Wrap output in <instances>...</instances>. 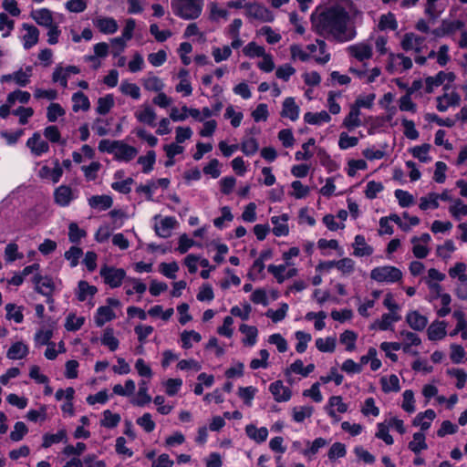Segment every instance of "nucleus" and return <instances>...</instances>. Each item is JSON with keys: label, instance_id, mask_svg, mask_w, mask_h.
Wrapping results in <instances>:
<instances>
[{"label": "nucleus", "instance_id": "obj_1", "mask_svg": "<svg viewBox=\"0 0 467 467\" xmlns=\"http://www.w3.org/2000/svg\"><path fill=\"white\" fill-rule=\"evenodd\" d=\"M349 19V14L338 5L327 7L317 16H311L318 35H331L337 42L349 41L356 36L354 27L348 26Z\"/></svg>", "mask_w": 467, "mask_h": 467}, {"label": "nucleus", "instance_id": "obj_2", "mask_svg": "<svg viewBox=\"0 0 467 467\" xmlns=\"http://www.w3.org/2000/svg\"><path fill=\"white\" fill-rule=\"evenodd\" d=\"M202 0H172L175 15L184 19H195L202 12Z\"/></svg>", "mask_w": 467, "mask_h": 467}, {"label": "nucleus", "instance_id": "obj_3", "mask_svg": "<svg viewBox=\"0 0 467 467\" xmlns=\"http://www.w3.org/2000/svg\"><path fill=\"white\" fill-rule=\"evenodd\" d=\"M443 94L435 99L436 109L440 112H446L450 108H456L461 103V96L458 92L451 89L447 85L443 87Z\"/></svg>", "mask_w": 467, "mask_h": 467}, {"label": "nucleus", "instance_id": "obj_4", "mask_svg": "<svg viewBox=\"0 0 467 467\" xmlns=\"http://www.w3.org/2000/svg\"><path fill=\"white\" fill-rule=\"evenodd\" d=\"M104 282L111 288L119 287L121 285L123 279L126 276V272L122 268H115L107 265L100 268L99 272Z\"/></svg>", "mask_w": 467, "mask_h": 467}, {"label": "nucleus", "instance_id": "obj_5", "mask_svg": "<svg viewBox=\"0 0 467 467\" xmlns=\"http://www.w3.org/2000/svg\"><path fill=\"white\" fill-rule=\"evenodd\" d=\"M401 276V271L394 266L377 267L370 274V277L378 282H396Z\"/></svg>", "mask_w": 467, "mask_h": 467}, {"label": "nucleus", "instance_id": "obj_6", "mask_svg": "<svg viewBox=\"0 0 467 467\" xmlns=\"http://www.w3.org/2000/svg\"><path fill=\"white\" fill-rule=\"evenodd\" d=\"M246 15L250 18H254L262 22H271L274 16L269 9L258 4H248L245 5Z\"/></svg>", "mask_w": 467, "mask_h": 467}, {"label": "nucleus", "instance_id": "obj_7", "mask_svg": "<svg viewBox=\"0 0 467 467\" xmlns=\"http://www.w3.org/2000/svg\"><path fill=\"white\" fill-rule=\"evenodd\" d=\"M33 282L36 284V290L39 294L48 297L47 302H53L51 295L54 291L55 285L52 279L48 276H42L41 275H35Z\"/></svg>", "mask_w": 467, "mask_h": 467}, {"label": "nucleus", "instance_id": "obj_8", "mask_svg": "<svg viewBox=\"0 0 467 467\" xmlns=\"http://www.w3.org/2000/svg\"><path fill=\"white\" fill-rule=\"evenodd\" d=\"M448 0H426L424 13L433 22L444 12Z\"/></svg>", "mask_w": 467, "mask_h": 467}, {"label": "nucleus", "instance_id": "obj_9", "mask_svg": "<svg viewBox=\"0 0 467 467\" xmlns=\"http://www.w3.org/2000/svg\"><path fill=\"white\" fill-rule=\"evenodd\" d=\"M137 150L122 141L115 140V156L119 160L129 161L137 155Z\"/></svg>", "mask_w": 467, "mask_h": 467}, {"label": "nucleus", "instance_id": "obj_10", "mask_svg": "<svg viewBox=\"0 0 467 467\" xmlns=\"http://www.w3.org/2000/svg\"><path fill=\"white\" fill-rule=\"evenodd\" d=\"M269 390L277 402L287 401L292 395L290 389L285 387L281 380H276L272 383L269 387Z\"/></svg>", "mask_w": 467, "mask_h": 467}, {"label": "nucleus", "instance_id": "obj_11", "mask_svg": "<svg viewBox=\"0 0 467 467\" xmlns=\"http://www.w3.org/2000/svg\"><path fill=\"white\" fill-rule=\"evenodd\" d=\"M26 145L36 156L48 151L49 149L48 143L41 140V135L38 132L34 133L33 136L28 139Z\"/></svg>", "mask_w": 467, "mask_h": 467}, {"label": "nucleus", "instance_id": "obj_12", "mask_svg": "<svg viewBox=\"0 0 467 467\" xmlns=\"http://www.w3.org/2000/svg\"><path fill=\"white\" fill-rule=\"evenodd\" d=\"M436 417V413L433 410L429 409L424 412L419 413L415 419L413 420V425L416 427H420L421 431L428 430L431 422Z\"/></svg>", "mask_w": 467, "mask_h": 467}, {"label": "nucleus", "instance_id": "obj_13", "mask_svg": "<svg viewBox=\"0 0 467 467\" xmlns=\"http://www.w3.org/2000/svg\"><path fill=\"white\" fill-rule=\"evenodd\" d=\"M348 50L351 56L356 57L359 61L368 59L372 56V48L368 44H358L348 47Z\"/></svg>", "mask_w": 467, "mask_h": 467}, {"label": "nucleus", "instance_id": "obj_14", "mask_svg": "<svg viewBox=\"0 0 467 467\" xmlns=\"http://www.w3.org/2000/svg\"><path fill=\"white\" fill-rule=\"evenodd\" d=\"M22 27L26 31V34L23 36L24 47L29 49L38 42L39 30L35 26L28 24H23Z\"/></svg>", "mask_w": 467, "mask_h": 467}, {"label": "nucleus", "instance_id": "obj_15", "mask_svg": "<svg viewBox=\"0 0 467 467\" xmlns=\"http://www.w3.org/2000/svg\"><path fill=\"white\" fill-rule=\"evenodd\" d=\"M299 108L296 104L293 98H286L283 102V109L281 116L284 118H289L291 120H296L298 118Z\"/></svg>", "mask_w": 467, "mask_h": 467}, {"label": "nucleus", "instance_id": "obj_16", "mask_svg": "<svg viewBox=\"0 0 467 467\" xmlns=\"http://www.w3.org/2000/svg\"><path fill=\"white\" fill-rule=\"evenodd\" d=\"M446 323L435 321L428 328V337L431 340H441L446 336Z\"/></svg>", "mask_w": 467, "mask_h": 467}, {"label": "nucleus", "instance_id": "obj_17", "mask_svg": "<svg viewBox=\"0 0 467 467\" xmlns=\"http://www.w3.org/2000/svg\"><path fill=\"white\" fill-rule=\"evenodd\" d=\"M177 224V221L173 217H165L161 220V225H155L156 234L162 238L171 236V230Z\"/></svg>", "mask_w": 467, "mask_h": 467}, {"label": "nucleus", "instance_id": "obj_18", "mask_svg": "<svg viewBox=\"0 0 467 467\" xmlns=\"http://www.w3.org/2000/svg\"><path fill=\"white\" fill-rule=\"evenodd\" d=\"M55 202L60 206H67L72 200L71 188L66 185L59 186L54 193Z\"/></svg>", "mask_w": 467, "mask_h": 467}, {"label": "nucleus", "instance_id": "obj_19", "mask_svg": "<svg viewBox=\"0 0 467 467\" xmlns=\"http://www.w3.org/2000/svg\"><path fill=\"white\" fill-rule=\"evenodd\" d=\"M96 26L104 34H113L118 30V24L111 17H100L95 22Z\"/></svg>", "mask_w": 467, "mask_h": 467}, {"label": "nucleus", "instance_id": "obj_20", "mask_svg": "<svg viewBox=\"0 0 467 467\" xmlns=\"http://www.w3.org/2000/svg\"><path fill=\"white\" fill-rule=\"evenodd\" d=\"M112 203V198L109 195H95L88 199L90 207L103 211L110 208Z\"/></svg>", "mask_w": 467, "mask_h": 467}, {"label": "nucleus", "instance_id": "obj_21", "mask_svg": "<svg viewBox=\"0 0 467 467\" xmlns=\"http://www.w3.org/2000/svg\"><path fill=\"white\" fill-rule=\"evenodd\" d=\"M182 110L183 111V113L179 114L177 108L171 109L170 115L171 119L174 121L184 120L187 118L186 113L188 112L189 115L192 116L193 119H198L200 121L202 120V118H200V111L197 109H188L186 106H183L182 108Z\"/></svg>", "mask_w": 467, "mask_h": 467}, {"label": "nucleus", "instance_id": "obj_22", "mask_svg": "<svg viewBox=\"0 0 467 467\" xmlns=\"http://www.w3.org/2000/svg\"><path fill=\"white\" fill-rule=\"evenodd\" d=\"M32 17L39 26L48 27L54 25L52 13L48 9L43 8L33 12Z\"/></svg>", "mask_w": 467, "mask_h": 467}, {"label": "nucleus", "instance_id": "obj_23", "mask_svg": "<svg viewBox=\"0 0 467 467\" xmlns=\"http://www.w3.org/2000/svg\"><path fill=\"white\" fill-rule=\"evenodd\" d=\"M353 247L356 256L370 255L373 253V248L366 244L365 238L362 235L355 237Z\"/></svg>", "mask_w": 467, "mask_h": 467}, {"label": "nucleus", "instance_id": "obj_24", "mask_svg": "<svg viewBox=\"0 0 467 467\" xmlns=\"http://www.w3.org/2000/svg\"><path fill=\"white\" fill-rule=\"evenodd\" d=\"M115 317V313L109 306H100L98 309L95 318L96 325L98 327H102L106 322L114 319Z\"/></svg>", "mask_w": 467, "mask_h": 467}, {"label": "nucleus", "instance_id": "obj_25", "mask_svg": "<svg viewBox=\"0 0 467 467\" xmlns=\"http://www.w3.org/2000/svg\"><path fill=\"white\" fill-rule=\"evenodd\" d=\"M359 115L360 110L358 107L352 105L348 115L344 119L343 125L349 130L356 127H359L361 125Z\"/></svg>", "mask_w": 467, "mask_h": 467}, {"label": "nucleus", "instance_id": "obj_26", "mask_svg": "<svg viewBox=\"0 0 467 467\" xmlns=\"http://www.w3.org/2000/svg\"><path fill=\"white\" fill-rule=\"evenodd\" d=\"M78 299L80 302L86 300L87 296H93L97 292L98 288L95 285H90L87 281L81 280L78 285Z\"/></svg>", "mask_w": 467, "mask_h": 467}, {"label": "nucleus", "instance_id": "obj_27", "mask_svg": "<svg viewBox=\"0 0 467 467\" xmlns=\"http://www.w3.org/2000/svg\"><path fill=\"white\" fill-rule=\"evenodd\" d=\"M449 213L454 219L461 220L467 215V204H464L461 199H456L449 207Z\"/></svg>", "mask_w": 467, "mask_h": 467}, {"label": "nucleus", "instance_id": "obj_28", "mask_svg": "<svg viewBox=\"0 0 467 467\" xmlns=\"http://www.w3.org/2000/svg\"><path fill=\"white\" fill-rule=\"evenodd\" d=\"M245 431H246L247 435L251 439L255 440L257 442L265 441L268 436V431L265 427L257 429L254 425H247L245 428Z\"/></svg>", "mask_w": 467, "mask_h": 467}, {"label": "nucleus", "instance_id": "obj_29", "mask_svg": "<svg viewBox=\"0 0 467 467\" xmlns=\"http://www.w3.org/2000/svg\"><path fill=\"white\" fill-rule=\"evenodd\" d=\"M72 100L74 102L73 110L75 112L78 111L79 109L87 111L90 107L88 98L80 91L73 95Z\"/></svg>", "mask_w": 467, "mask_h": 467}, {"label": "nucleus", "instance_id": "obj_30", "mask_svg": "<svg viewBox=\"0 0 467 467\" xmlns=\"http://www.w3.org/2000/svg\"><path fill=\"white\" fill-rule=\"evenodd\" d=\"M304 119L308 124L317 125L321 122H328L331 118L327 111L323 110L319 113L306 112L304 116Z\"/></svg>", "mask_w": 467, "mask_h": 467}, {"label": "nucleus", "instance_id": "obj_31", "mask_svg": "<svg viewBox=\"0 0 467 467\" xmlns=\"http://www.w3.org/2000/svg\"><path fill=\"white\" fill-rule=\"evenodd\" d=\"M28 348L21 342H16L11 346L7 351V358L10 359L23 358L26 356Z\"/></svg>", "mask_w": 467, "mask_h": 467}, {"label": "nucleus", "instance_id": "obj_32", "mask_svg": "<svg viewBox=\"0 0 467 467\" xmlns=\"http://www.w3.org/2000/svg\"><path fill=\"white\" fill-rule=\"evenodd\" d=\"M427 448L424 433L422 431L415 432L413 434V441H410V451L419 454L422 450H426Z\"/></svg>", "mask_w": 467, "mask_h": 467}, {"label": "nucleus", "instance_id": "obj_33", "mask_svg": "<svg viewBox=\"0 0 467 467\" xmlns=\"http://www.w3.org/2000/svg\"><path fill=\"white\" fill-rule=\"evenodd\" d=\"M101 343L107 346L110 351H115L119 347V340L113 335V329L110 327H107L104 330L103 337L101 338Z\"/></svg>", "mask_w": 467, "mask_h": 467}, {"label": "nucleus", "instance_id": "obj_34", "mask_svg": "<svg viewBox=\"0 0 467 467\" xmlns=\"http://www.w3.org/2000/svg\"><path fill=\"white\" fill-rule=\"evenodd\" d=\"M439 207L438 194L429 193L420 199V208L423 211Z\"/></svg>", "mask_w": 467, "mask_h": 467}, {"label": "nucleus", "instance_id": "obj_35", "mask_svg": "<svg viewBox=\"0 0 467 467\" xmlns=\"http://www.w3.org/2000/svg\"><path fill=\"white\" fill-rule=\"evenodd\" d=\"M67 437V431L65 430H60L56 434L47 433L43 436V443L42 446L44 448H48L54 443H58L62 441Z\"/></svg>", "mask_w": 467, "mask_h": 467}, {"label": "nucleus", "instance_id": "obj_36", "mask_svg": "<svg viewBox=\"0 0 467 467\" xmlns=\"http://www.w3.org/2000/svg\"><path fill=\"white\" fill-rule=\"evenodd\" d=\"M240 331L246 335V338L243 340L244 344H247L249 346H253L255 344L256 336L258 333V330L255 327L243 324L240 326Z\"/></svg>", "mask_w": 467, "mask_h": 467}, {"label": "nucleus", "instance_id": "obj_37", "mask_svg": "<svg viewBox=\"0 0 467 467\" xmlns=\"http://www.w3.org/2000/svg\"><path fill=\"white\" fill-rule=\"evenodd\" d=\"M114 106V99L112 95H107L98 99L97 112L101 115L107 114Z\"/></svg>", "mask_w": 467, "mask_h": 467}, {"label": "nucleus", "instance_id": "obj_38", "mask_svg": "<svg viewBox=\"0 0 467 467\" xmlns=\"http://www.w3.org/2000/svg\"><path fill=\"white\" fill-rule=\"evenodd\" d=\"M137 119L139 121L146 123L150 126H154V121L156 119V114L154 110L149 107H144V109L139 113L136 114Z\"/></svg>", "mask_w": 467, "mask_h": 467}, {"label": "nucleus", "instance_id": "obj_39", "mask_svg": "<svg viewBox=\"0 0 467 467\" xmlns=\"http://www.w3.org/2000/svg\"><path fill=\"white\" fill-rule=\"evenodd\" d=\"M103 417L100 424L106 428H115L120 421L119 414L112 413L109 410L103 412Z\"/></svg>", "mask_w": 467, "mask_h": 467}, {"label": "nucleus", "instance_id": "obj_40", "mask_svg": "<svg viewBox=\"0 0 467 467\" xmlns=\"http://www.w3.org/2000/svg\"><path fill=\"white\" fill-rule=\"evenodd\" d=\"M466 268L467 266L464 263H456L453 267L449 269V275L451 278H458L459 282L464 281L467 279Z\"/></svg>", "mask_w": 467, "mask_h": 467}, {"label": "nucleus", "instance_id": "obj_41", "mask_svg": "<svg viewBox=\"0 0 467 467\" xmlns=\"http://www.w3.org/2000/svg\"><path fill=\"white\" fill-rule=\"evenodd\" d=\"M314 411V408L312 406H303L300 408L293 409V419L296 422H302L306 418H310Z\"/></svg>", "mask_w": 467, "mask_h": 467}, {"label": "nucleus", "instance_id": "obj_42", "mask_svg": "<svg viewBox=\"0 0 467 467\" xmlns=\"http://www.w3.org/2000/svg\"><path fill=\"white\" fill-rule=\"evenodd\" d=\"M155 151L149 150L145 156H140L138 159V163L141 164L143 166V172L148 173L150 172L152 168L153 164L155 162Z\"/></svg>", "mask_w": 467, "mask_h": 467}, {"label": "nucleus", "instance_id": "obj_43", "mask_svg": "<svg viewBox=\"0 0 467 467\" xmlns=\"http://www.w3.org/2000/svg\"><path fill=\"white\" fill-rule=\"evenodd\" d=\"M84 322L85 317H77L75 314L71 313L67 317L65 327L67 331H77L83 326Z\"/></svg>", "mask_w": 467, "mask_h": 467}, {"label": "nucleus", "instance_id": "obj_44", "mask_svg": "<svg viewBox=\"0 0 467 467\" xmlns=\"http://www.w3.org/2000/svg\"><path fill=\"white\" fill-rule=\"evenodd\" d=\"M68 238L73 244H78L81 238L87 235L85 230L80 229L76 223H71L68 227Z\"/></svg>", "mask_w": 467, "mask_h": 467}, {"label": "nucleus", "instance_id": "obj_45", "mask_svg": "<svg viewBox=\"0 0 467 467\" xmlns=\"http://www.w3.org/2000/svg\"><path fill=\"white\" fill-rule=\"evenodd\" d=\"M428 324V318L418 312L410 313V328L422 330Z\"/></svg>", "mask_w": 467, "mask_h": 467}, {"label": "nucleus", "instance_id": "obj_46", "mask_svg": "<svg viewBox=\"0 0 467 467\" xmlns=\"http://www.w3.org/2000/svg\"><path fill=\"white\" fill-rule=\"evenodd\" d=\"M315 369V365L314 364H309L307 365L306 368H304L303 366V361L300 360V359H297L296 360L293 364H291L290 366V370L296 373V374H300L304 377H306L307 375H309L311 372H313Z\"/></svg>", "mask_w": 467, "mask_h": 467}, {"label": "nucleus", "instance_id": "obj_47", "mask_svg": "<svg viewBox=\"0 0 467 467\" xmlns=\"http://www.w3.org/2000/svg\"><path fill=\"white\" fill-rule=\"evenodd\" d=\"M316 346L319 351L333 352L336 348V338L335 337H327L326 339L317 338L316 340Z\"/></svg>", "mask_w": 467, "mask_h": 467}, {"label": "nucleus", "instance_id": "obj_48", "mask_svg": "<svg viewBox=\"0 0 467 467\" xmlns=\"http://www.w3.org/2000/svg\"><path fill=\"white\" fill-rule=\"evenodd\" d=\"M382 389L385 392L399 391V378L396 375H390L389 379H381Z\"/></svg>", "mask_w": 467, "mask_h": 467}, {"label": "nucleus", "instance_id": "obj_49", "mask_svg": "<svg viewBox=\"0 0 467 467\" xmlns=\"http://www.w3.org/2000/svg\"><path fill=\"white\" fill-rule=\"evenodd\" d=\"M30 99V93L27 91L16 90L8 94L6 102L14 105L16 100H19L21 103H27Z\"/></svg>", "mask_w": 467, "mask_h": 467}, {"label": "nucleus", "instance_id": "obj_50", "mask_svg": "<svg viewBox=\"0 0 467 467\" xmlns=\"http://www.w3.org/2000/svg\"><path fill=\"white\" fill-rule=\"evenodd\" d=\"M443 30L447 33V36L455 33L458 30H462L464 27V23L461 20H442Z\"/></svg>", "mask_w": 467, "mask_h": 467}, {"label": "nucleus", "instance_id": "obj_51", "mask_svg": "<svg viewBox=\"0 0 467 467\" xmlns=\"http://www.w3.org/2000/svg\"><path fill=\"white\" fill-rule=\"evenodd\" d=\"M83 251L81 248L72 246L68 251L65 253L67 260L70 261V266L75 267L78 265V260L82 256Z\"/></svg>", "mask_w": 467, "mask_h": 467}, {"label": "nucleus", "instance_id": "obj_52", "mask_svg": "<svg viewBox=\"0 0 467 467\" xmlns=\"http://www.w3.org/2000/svg\"><path fill=\"white\" fill-rule=\"evenodd\" d=\"M14 431L10 433V439L14 441H19L27 433L28 429L26 424L22 421H18L15 424Z\"/></svg>", "mask_w": 467, "mask_h": 467}, {"label": "nucleus", "instance_id": "obj_53", "mask_svg": "<svg viewBox=\"0 0 467 467\" xmlns=\"http://www.w3.org/2000/svg\"><path fill=\"white\" fill-rule=\"evenodd\" d=\"M63 115H65V110L58 103H51L47 107V117L50 122L56 121L57 117Z\"/></svg>", "mask_w": 467, "mask_h": 467}, {"label": "nucleus", "instance_id": "obj_54", "mask_svg": "<svg viewBox=\"0 0 467 467\" xmlns=\"http://www.w3.org/2000/svg\"><path fill=\"white\" fill-rule=\"evenodd\" d=\"M455 245L452 240H446L443 244L437 247V254L444 259L449 258L451 254L455 251Z\"/></svg>", "mask_w": 467, "mask_h": 467}, {"label": "nucleus", "instance_id": "obj_55", "mask_svg": "<svg viewBox=\"0 0 467 467\" xmlns=\"http://www.w3.org/2000/svg\"><path fill=\"white\" fill-rule=\"evenodd\" d=\"M430 148L429 144L417 146L412 150V155L422 162H428L431 160L429 156Z\"/></svg>", "mask_w": 467, "mask_h": 467}, {"label": "nucleus", "instance_id": "obj_56", "mask_svg": "<svg viewBox=\"0 0 467 467\" xmlns=\"http://www.w3.org/2000/svg\"><path fill=\"white\" fill-rule=\"evenodd\" d=\"M357 335L350 330H346L340 335V342L347 345V350L352 351L355 349V341Z\"/></svg>", "mask_w": 467, "mask_h": 467}, {"label": "nucleus", "instance_id": "obj_57", "mask_svg": "<svg viewBox=\"0 0 467 467\" xmlns=\"http://www.w3.org/2000/svg\"><path fill=\"white\" fill-rule=\"evenodd\" d=\"M287 309H288V305L284 303L281 305V307L278 308L277 310L274 311L272 309H269L267 312H266V316L268 317H270L273 322L276 323V322H279L281 320H283L286 315V312H287Z\"/></svg>", "mask_w": 467, "mask_h": 467}, {"label": "nucleus", "instance_id": "obj_58", "mask_svg": "<svg viewBox=\"0 0 467 467\" xmlns=\"http://www.w3.org/2000/svg\"><path fill=\"white\" fill-rule=\"evenodd\" d=\"M150 400H151L150 396L147 394L146 382L143 380L140 384V389H139V392H138V399L135 401V404L137 406L141 407V406H144L145 404L150 403Z\"/></svg>", "mask_w": 467, "mask_h": 467}, {"label": "nucleus", "instance_id": "obj_59", "mask_svg": "<svg viewBox=\"0 0 467 467\" xmlns=\"http://www.w3.org/2000/svg\"><path fill=\"white\" fill-rule=\"evenodd\" d=\"M179 266L176 262L172 263H161L160 265V271L162 275L168 278L174 279L176 277L175 273L178 271Z\"/></svg>", "mask_w": 467, "mask_h": 467}, {"label": "nucleus", "instance_id": "obj_60", "mask_svg": "<svg viewBox=\"0 0 467 467\" xmlns=\"http://www.w3.org/2000/svg\"><path fill=\"white\" fill-rule=\"evenodd\" d=\"M296 337L298 340V343L296 346V349L299 353L305 352L307 347V342L311 340V336L303 331H297L296 333Z\"/></svg>", "mask_w": 467, "mask_h": 467}, {"label": "nucleus", "instance_id": "obj_61", "mask_svg": "<svg viewBox=\"0 0 467 467\" xmlns=\"http://www.w3.org/2000/svg\"><path fill=\"white\" fill-rule=\"evenodd\" d=\"M346 455V447L341 442H335L329 449L327 456L329 460L344 457Z\"/></svg>", "mask_w": 467, "mask_h": 467}, {"label": "nucleus", "instance_id": "obj_62", "mask_svg": "<svg viewBox=\"0 0 467 467\" xmlns=\"http://www.w3.org/2000/svg\"><path fill=\"white\" fill-rule=\"evenodd\" d=\"M120 90L123 94L130 95L131 98L138 99L140 96V88L136 84L122 83Z\"/></svg>", "mask_w": 467, "mask_h": 467}, {"label": "nucleus", "instance_id": "obj_63", "mask_svg": "<svg viewBox=\"0 0 467 467\" xmlns=\"http://www.w3.org/2000/svg\"><path fill=\"white\" fill-rule=\"evenodd\" d=\"M244 53L248 57H262L265 54V48L257 46L254 42L249 43L244 48Z\"/></svg>", "mask_w": 467, "mask_h": 467}, {"label": "nucleus", "instance_id": "obj_64", "mask_svg": "<svg viewBox=\"0 0 467 467\" xmlns=\"http://www.w3.org/2000/svg\"><path fill=\"white\" fill-rule=\"evenodd\" d=\"M137 424L142 427L147 432H151L155 428V423L151 420V415L150 413H145L139 418L137 420Z\"/></svg>", "mask_w": 467, "mask_h": 467}]
</instances>
